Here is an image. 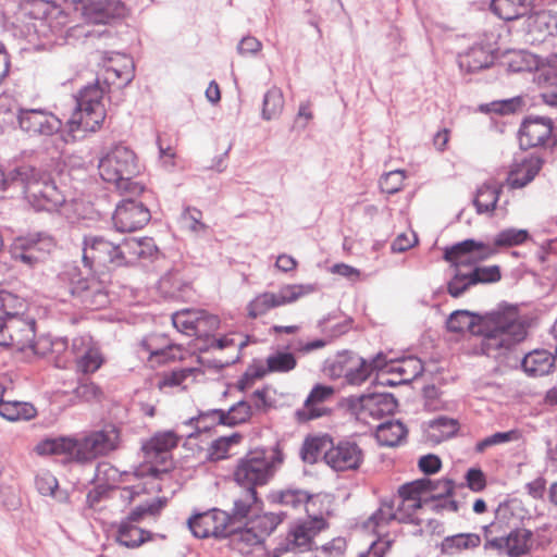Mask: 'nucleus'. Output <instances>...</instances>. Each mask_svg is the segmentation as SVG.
Here are the masks:
<instances>
[{
    "mask_svg": "<svg viewBox=\"0 0 557 557\" xmlns=\"http://www.w3.org/2000/svg\"><path fill=\"white\" fill-rule=\"evenodd\" d=\"M446 329L451 333L470 332L480 339L473 344L472 352L493 359H500L512 351L528 335L523 321L505 313H494L482 319L469 310H456L446 320Z\"/></svg>",
    "mask_w": 557,
    "mask_h": 557,
    "instance_id": "nucleus-1",
    "label": "nucleus"
},
{
    "mask_svg": "<svg viewBox=\"0 0 557 557\" xmlns=\"http://www.w3.org/2000/svg\"><path fill=\"white\" fill-rule=\"evenodd\" d=\"M13 186H20L26 201L36 211L55 212L66 203V196L55 181L30 165H21L9 172Z\"/></svg>",
    "mask_w": 557,
    "mask_h": 557,
    "instance_id": "nucleus-2",
    "label": "nucleus"
},
{
    "mask_svg": "<svg viewBox=\"0 0 557 557\" xmlns=\"http://www.w3.org/2000/svg\"><path fill=\"white\" fill-rule=\"evenodd\" d=\"M121 431L114 424L77 436H49L35 447V453H110L121 446Z\"/></svg>",
    "mask_w": 557,
    "mask_h": 557,
    "instance_id": "nucleus-3",
    "label": "nucleus"
},
{
    "mask_svg": "<svg viewBox=\"0 0 557 557\" xmlns=\"http://www.w3.org/2000/svg\"><path fill=\"white\" fill-rule=\"evenodd\" d=\"M149 459L143 462L136 475L140 481L129 486L116 487L114 494L126 504L131 505L138 500L141 495L159 494L163 490L164 482L170 481V474L176 469L171 455H148Z\"/></svg>",
    "mask_w": 557,
    "mask_h": 557,
    "instance_id": "nucleus-4",
    "label": "nucleus"
},
{
    "mask_svg": "<svg viewBox=\"0 0 557 557\" xmlns=\"http://www.w3.org/2000/svg\"><path fill=\"white\" fill-rule=\"evenodd\" d=\"M166 496H156L152 500L139 504L128 515L112 525V536L120 546L136 549L154 540L156 534L139 525L147 517H157L166 506Z\"/></svg>",
    "mask_w": 557,
    "mask_h": 557,
    "instance_id": "nucleus-5",
    "label": "nucleus"
},
{
    "mask_svg": "<svg viewBox=\"0 0 557 557\" xmlns=\"http://www.w3.org/2000/svg\"><path fill=\"white\" fill-rule=\"evenodd\" d=\"M99 175L104 182L131 195H139L144 186L134 181L140 169L136 154L128 147L117 145L113 147L98 164Z\"/></svg>",
    "mask_w": 557,
    "mask_h": 557,
    "instance_id": "nucleus-6",
    "label": "nucleus"
},
{
    "mask_svg": "<svg viewBox=\"0 0 557 557\" xmlns=\"http://www.w3.org/2000/svg\"><path fill=\"white\" fill-rule=\"evenodd\" d=\"M58 282L74 301L86 309L98 310L110 301L104 282L94 275L83 276L76 265L65 267L58 275Z\"/></svg>",
    "mask_w": 557,
    "mask_h": 557,
    "instance_id": "nucleus-7",
    "label": "nucleus"
},
{
    "mask_svg": "<svg viewBox=\"0 0 557 557\" xmlns=\"http://www.w3.org/2000/svg\"><path fill=\"white\" fill-rule=\"evenodd\" d=\"M18 20L25 36L32 40L34 37L49 38L60 32L66 23V15L50 1L28 0L21 7Z\"/></svg>",
    "mask_w": 557,
    "mask_h": 557,
    "instance_id": "nucleus-8",
    "label": "nucleus"
},
{
    "mask_svg": "<svg viewBox=\"0 0 557 557\" xmlns=\"http://www.w3.org/2000/svg\"><path fill=\"white\" fill-rule=\"evenodd\" d=\"M495 253V249L482 242L466 239L447 247L444 251V259L455 268V274L448 282L447 290L451 297L461 296L472 284H468V273L460 270L461 265L472 264L488 259Z\"/></svg>",
    "mask_w": 557,
    "mask_h": 557,
    "instance_id": "nucleus-9",
    "label": "nucleus"
},
{
    "mask_svg": "<svg viewBox=\"0 0 557 557\" xmlns=\"http://www.w3.org/2000/svg\"><path fill=\"white\" fill-rule=\"evenodd\" d=\"M104 86L97 78L94 84L81 89L76 97V109L67 121L71 133L98 131L107 115L102 98Z\"/></svg>",
    "mask_w": 557,
    "mask_h": 557,
    "instance_id": "nucleus-10",
    "label": "nucleus"
},
{
    "mask_svg": "<svg viewBox=\"0 0 557 557\" xmlns=\"http://www.w3.org/2000/svg\"><path fill=\"white\" fill-rule=\"evenodd\" d=\"M119 244L103 235L86 234L82 239V261L85 268L102 272L121 267Z\"/></svg>",
    "mask_w": 557,
    "mask_h": 557,
    "instance_id": "nucleus-11",
    "label": "nucleus"
},
{
    "mask_svg": "<svg viewBox=\"0 0 557 557\" xmlns=\"http://www.w3.org/2000/svg\"><path fill=\"white\" fill-rule=\"evenodd\" d=\"M500 523L494 521L484 527L485 549H495L508 557H522L529 555L534 545L533 532L525 528H516L506 536H497Z\"/></svg>",
    "mask_w": 557,
    "mask_h": 557,
    "instance_id": "nucleus-12",
    "label": "nucleus"
},
{
    "mask_svg": "<svg viewBox=\"0 0 557 557\" xmlns=\"http://www.w3.org/2000/svg\"><path fill=\"white\" fill-rule=\"evenodd\" d=\"M283 462L282 455H247L234 471V480L246 490L264 485Z\"/></svg>",
    "mask_w": 557,
    "mask_h": 557,
    "instance_id": "nucleus-13",
    "label": "nucleus"
},
{
    "mask_svg": "<svg viewBox=\"0 0 557 557\" xmlns=\"http://www.w3.org/2000/svg\"><path fill=\"white\" fill-rule=\"evenodd\" d=\"M36 321L27 317H10L0 322V346L16 351L29 350L33 355L45 356L35 342Z\"/></svg>",
    "mask_w": 557,
    "mask_h": 557,
    "instance_id": "nucleus-14",
    "label": "nucleus"
},
{
    "mask_svg": "<svg viewBox=\"0 0 557 557\" xmlns=\"http://www.w3.org/2000/svg\"><path fill=\"white\" fill-rule=\"evenodd\" d=\"M15 117L20 131L29 138H48L59 133L62 127V121L46 109L18 107Z\"/></svg>",
    "mask_w": 557,
    "mask_h": 557,
    "instance_id": "nucleus-15",
    "label": "nucleus"
},
{
    "mask_svg": "<svg viewBox=\"0 0 557 557\" xmlns=\"http://www.w3.org/2000/svg\"><path fill=\"white\" fill-rule=\"evenodd\" d=\"M346 403L348 409L361 420H366L367 417L381 419L393 414L398 405L393 394L382 392L349 396Z\"/></svg>",
    "mask_w": 557,
    "mask_h": 557,
    "instance_id": "nucleus-16",
    "label": "nucleus"
},
{
    "mask_svg": "<svg viewBox=\"0 0 557 557\" xmlns=\"http://www.w3.org/2000/svg\"><path fill=\"white\" fill-rule=\"evenodd\" d=\"M326 529L321 520L312 522L310 520L300 521L293 524L286 536L278 543L273 552V557H283L285 554L304 553L311 549L315 536Z\"/></svg>",
    "mask_w": 557,
    "mask_h": 557,
    "instance_id": "nucleus-17",
    "label": "nucleus"
},
{
    "mask_svg": "<svg viewBox=\"0 0 557 557\" xmlns=\"http://www.w3.org/2000/svg\"><path fill=\"white\" fill-rule=\"evenodd\" d=\"M311 285H285L277 293L265 292L257 295L247 306L248 315L256 319L269 310L296 301L302 295L311 293Z\"/></svg>",
    "mask_w": 557,
    "mask_h": 557,
    "instance_id": "nucleus-18",
    "label": "nucleus"
},
{
    "mask_svg": "<svg viewBox=\"0 0 557 557\" xmlns=\"http://www.w3.org/2000/svg\"><path fill=\"white\" fill-rule=\"evenodd\" d=\"M54 239L44 233L18 237L11 247L12 258L29 267L42 261L54 248Z\"/></svg>",
    "mask_w": 557,
    "mask_h": 557,
    "instance_id": "nucleus-19",
    "label": "nucleus"
},
{
    "mask_svg": "<svg viewBox=\"0 0 557 557\" xmlns=\"http://www.w3.org/2000/svg\"><path fill=\"white\" fill-rule=\"evenodd\" d=\"M373 441L372 436L354 435L345 440L334 442L326 433L308 435L302 444L300 453H363L367 442Z\"/></svg>",
    "mask_w": 557,
    "mask_h": 557,
    "instance_id": "nucleus-20",
    "label": "nucleus"
},
{
    "mask_svg": "<svg viewBox=\"0 0 557 557\" xmlns=\"http://www.w3.org/2000/svg\"><path fill=\"white\" fill-rule=\"evenodd\" d=\"M230 516L222 510L213 509L197 513L188 520L193 534L199 539L210 536L225 537L231 533Z\"/></svg>",
    "mask_w": 557,
    "mask_h": 557,
    "instance_id": "nucleus-21",
    "label": "nucleus"
},
{
    "mask_svg": "<svg viewBox=\"0 0 557 557\" xmlns=\"http://www.w3.org/2000/svg\"><path fill=\"white\" fill-rule=\"evenodd\" d=\"M149 209L134 199H124L116 205L112 221L116 231L121 233L135 232L150 221Z\"/></svg>",
    "mask_w": 557,
    "mask_h": 557,
    "instance_id": "nucleus-22",
    "label": "nucleus"
},
{
    "mask_svg": "<svg viewBox=\"0 0 557 557\" xmlns=\"http://www.w3.org/2000/svg\"><path fill=\"white\" fill-rule=\"evenodd\" d=\"M140 350L146 352L151 367H157L169 361L182 359L180 345L171 343L164 334H150L139 343Z\"/></svg>",
    "mask_w": 557,
    "mask_h": 557,
    "instance_id": "nucleus-23",
    "label": "nucleus"
},
{
    "mask_svg": "<svg viewBox=\"0 0 557 557\" xmlns=\"http://www.w3.org/2000/svg\"><path fill=\"white\" fill-rule=\"evenodd\" d=\"M400 502L395 507L396 521L400 523L421 524L423 519L420 512L425 505L420 492L419 485L413 482L403 484L398 488Z\"/></svg>",
    "mask_w": 557,
    "mask_h": 557,
    "instance_id": "nucleus-24",
    "label": "nucleus"
},
{
    "mask_svg": "<svg viewBox=\"0 0 557 557\" xmlns=\"http://www.w3.org/2000/svg\"><path fill=\"white\" fill-rule=\"evenodd\" d=\"M553 132L549 117L529 116L519 128V145L523 150L544 145Z\"/></svg>",
    "mask_w": 557,
    "mask_h": 557,
    "instance_id": "nucleus-25",
    "label": "nucleus"
},
{
    "mask_svg": "<svg viewBox=\"0 0 557 557\" xmlns=\"http://www.w3.org/2000/svg\"><path fill=\"white\" fill-rule=\"evenodd\" d=\"M334 393L335 389L332 386L322 384L314 385L305 400V408L297 411L298 419L306 422L330 413L329 409L317 407V405L331 398Z\"/></svg>",
    "mask_w": 557,
    "mask_h": 557,
    "instance_id": "nucleus-26",
    "label": "nucleus"
},
{
    "mask_svg": "<svg viewBox=\"0 0 557 557\" xmlns=\"http://www.w3.org/2000/svg\"><path fill=\"white\" fill-rule=\"evenodd\" d=\"M528 33L532 41H544L557 34V11L543 10L530 17Z\"/></svg>",
    "mask_w": 557,
    "mask_h": 557,
    "instance_id": "nucleus-27",
    "label": "nucleus"
},
{
    "mask_svg": "<svg viewBox=\"0 0 557 557\" xmlns=\"http://www.w3.org/2000/svg\"><path fill=\"white\" fill-rule=\"evenodd\" d=\"M126 13L127 9L121 0H100L91 5L89 18L95 24H109Z\"/></svg>",
    "mask_w": 557,
    "mask_h": 557,
    "instance_id": "nucleus-28",
    "label": "nucleus"
},
{
    "mask_svg": "<svg viewBox=\"0 0 557 557\" xmlns=\"http://www.w3.org/2000/svg\"><path fill=\"white\" fill-rule=\"evenodd\" d=\"M251 416V406L245 401L239 400L233 405L227 411L222 409H211L208 413L203 414L201 419L218 417V423L221 425L235 426L245 423Z\"/></svg>",
    "mask_w": 557,
    "mask_h": 557,
    "instance_id": "nucleus-29",
    "label": "nucleus"
},
{
    "mask_svg": "<svg viewBox=\"0 0 557 557\" xmlns=\"http://www.w3.org/2000/svg\"><path fill=\"white\" fill-rule=\"evenodd\" d=\"M534 0H492L491 11L504 21H513L527 15Z\"/></svg>",
    "mask_w": 557,
    "mask_h": 557,
    "instance_id": "nucleus-30",
    "label": "nucleus"
},
{
    "mask_svg": "<svg viewBox=\"0 0 557 557\" xmlns=\"http://www.w3.org/2000/svg\"><path fill=\"white\" fill-rule=\"evenodd\" d=\"M544 160L539 156L525 159L508 177L510 187L522 188L534 180L542 169Z\"/></svg>",
    "mask_w": 557,
    "mask_h": 557,
    "instance_id": "nucleus-31",
    "label": "nucleus"
},
{
    "mask_svg": "<svg viewBox=\"0 0 557 557\" xmlns=\"http://www.w3.org/2000/svg\"><path fill=\"white\" fill-rule=\"evenodd\" d=\"M494 59L490 49L478 45L471 47L465 55L460 57L459 66L469 73H474L490 67L494 63Z\"/></svg>",
    "mask_w": 557,
    "mask_h": 557,
    "instance_id": "nucleus-32",
    "label": "nucleus"
},
{
    "mask_svg": "<svg viewBox=\"0 0 557 557\" xmlns=\"http://www.w3.org/2000/svg\"><path fill=\"white\" fill-rule=\"evenodd\" d=\"M521 366L532 376H544L552 372L555 358L546 350H534L524 356Z\"/></svg>",
    "mask_w": 557,
    "mask_h": 557,
    "instance_id": "nucleus-33",
    "label": "nucleus"
},
{
    "mask_svg": "<svg viewBox=\"0 0 557 557\" xmlns=\"http://www.w3.org/2000/svg\"><path fill=\"white\" fill-rule=\"evenodd\" d=\"M407 432L399 420H388L377 425L374 438L381 446L396 447L406 438Z\"/></svg>",
    "mask_w": 557,
    "mask_h": 557,
    "instance_id": "nucleus-34",
    "label": "nucleus"
},
{
    "mask_svg": "<svg viewBox=\"0 0 557 557\" xmlns=\"http://www.w3.org/2000/svg\"><path fill=\"white\" fill-rule=\"evenodd\" d=\"M386 366V356L383 352H379L370 362L360 357V364L351 366L345 380L350 385H360L368 380L373 370H382Z\"/></svg>",
    "mask_w": 557,
    "mask_h": 557,
    "instance_id": "nucleus-35",
    "label": "nucleus"
},
{
    "mask_svg": "<svg viewBox=\"0 0 557 557\" xmlns=\"http://www.w3.org/2000/svg\"><path fill=\"white\" fill-rule=\"evenodd\" d=\"M332 509V496L326 493L308 494L305 503V510L308 520L317 522L321 520L323 527L327 528L325 517L330 515Z\"/></svg>",
    "mask_w": 557,
    "mask_h": 557,
    "instance_id": "nucleus-36",
    "label": "nucleus"
},
{
    "mask_svg": "<svg viewBox=\"0 0 557 557\" xmlns=\"http://www.w3.org/2000/svg\"><path fill=\"white\" fill-rule=\"evenodd\" d=\"M309 463L323 462L335 471L357 469L361 463V455H301Z\"/></svg>",
    "mask_w": 557,
    "mask_h": 557,
    "instance_id": "nucleus-37",
    "label": "nucleus"
},
{
    "mask_svg": "<svg viewBox=\"0 0 557 557\" xmlns=\"http://www.w3.org/2000/svg\"><path fill=\"white\" fill-rule=\"evenodd\" d=\"M412 482L414 485H419V492L425 505L435 499L449 496L454 490V485L450 480L433 481L430 479H419Z\"/></svg>",
    "mask_w": 557,
    "mask_h": 557,
    "instance_id": "nucleus-38",
    "label": "nucleus"
},
{
    "mask_svg": "<svg viewBox=\"0 0 557 557\" xmlns=\"http://www.w3.org/2000/svg\"><path fill=\"white\" fill-rule=\"evenodd\" d=\"M208 413V411L200 412L197 417L189 418L186 420L183 425L186 426H195V431L188 433L186 435V440L183 444V447L187 450H195L198 451L205 450V447L198 446V444L195 443L196 438L203 432L210 431L214 425H220L218 423V417L215 418H207L201 419L203 414Z\"/></svg>",
    "mask_w": 557,
    "mask_h": 557,
    "instance_id": "nucleus-39",
    "label": "nucleus"
},
{
    "mask_svg": "<svg viewBox=\"0 0 557 557\" xmlns=\"http://www.w3.org/2000/svg\"><path fill=\"white\" fill-rule=\"evenodd\" d=\"M481 544V537L476 533H459L446 536L441 545L442 553L455 555L465 550L474 549Z\"/></svg>",
    "mask_w": 557,
    "mask_h": 557,
    "instance_id": "nucleus-40",
    "label": "nucleus"
},
{
    "mask_svg": "<svg viewBox=\"0 0 557 557\" xmlns=\"http://www.w3.org/2000/svg\"><path fill=\"white\" fill-rule=\"evenodd\" d=\"M38 345L39 350L44 351L45 354L49 348L50 355L53 358V362L57 368L66 369L72 364V358L66 338L60 337L52 341L39 339Z\"/></svg>",
    "mask_w": 557,
    "mask_h": 557,
    "instance_id": "nucleus-41",
    "label": "nucleus"
},
{
    "mask_svg": "<svg viewBox=\"0 0 557 557\" xmlns=\"http://www.w3.org/2000/svg\"><path fill=\"white\" fill-rule=\"evenodd\" d=\"M187 434H177L174 431L158 432L143 445L141 450L143 453H169L177 446L181 437H186Z\"/></svg>",
    "mask_w": 557,
    "mask_h": 557,
    "instance_id": "nucleus-42",
    "label": "nucleus"
},
{
    "mask_svg": "<svg viewBox=\"0 0 557 557\" xmlns=\"http://www.w3.org/2000/svg\"><path fill=\"white\" fill-rule=\"evenodd\" d=\"M360 364V357L350 351L338 352L325 362V372L333 379L346 377L351 366Z\"/></svg>",
    "mask_w": 557,
    "mask_h": 557,
    "instance_id": "nucleus-43",
    "label": "nucleus"
},
{
    "mask_svg": "<svg viewBox=\"0 0 557 557\" xmlns=\"http://www.w3.org/2000/svg\"><path fill=\"white\" fill-rule=\"evenodd\" d=\"M502 187L494 182L483 184L476 191L473 205L478 213L492 212L496 208Z\"/></svg>",
    "mask_w": 557,
    "mask_h": 557,
    "instance_id": "nucleus-44",
    "label": "nucleus"
},
{
    "mask_svg": "<svg viewBox=\"0 0 557 557\" xmlns=\"http://www.w3.org/2000/svg\"><path fill=\"white\" fill-rule=\"evenodd\" d=\"M199 317L201 310L184 309L172 314V323L183 334L200 336Z\"/></svg>",
    "mask_w": 557,
    "mask_h": 557,
    "instance_id": "nucleus-45",
    "label": "nucleus"
},
{
    "mask_svg": "<svg viewBox=\"0 0 557 557\" xmlns=\"http://www.w3.org/2000/svg\"><path fill=\"white\" fill-rule=\"evenodd\" d=\"M124 64L122 69L108 66L103 74V85H115L117 88L127 86L134 78V64L133 61L123 55Z\"/></svg>",
    "mask_w": 557,
    "mask_h": 557,
    "instance_id": "nucleus-46",
    "label": "nucleus"
},
{
    "mask_svg": "<svg viewBox=\"0 0 557 557\" xmlns=\"http://www.w3.org/2000/svg\"><path fill=\"white\" fill-rule=\"evenodd\" d=\"M3 388L0 386V397ZM0 416L9 421L28 420L35 416V408L21 401H4L0 398Z\"/></svg>",
    "mask_w": 557,
    "mask_h": 557,
    "instance_id": "nucleus-47",
    "label": "nucleus"
},
{
    "mask_svg": "<svg viewBox=\"0 0 557 557\" xmlns=\"http://www.w3.org/2000/svg\"><path fill=\"white\" fill-rule=\"evenodd\" d=\"M396 520L393 502H382L377 510L364 522V528L381 535L385 525Z\"/></svg>",
    "mask_w": 557,
    "mask_h": 557,
    "instance_id": "nucleus-48",
    "label": "nucleus"
},
{
    "mask_svg": "<svg viewBox=\"0 0 557 557\" xmlns=\"http://www.w3.org/2000/svg\"><path fill=\"white\" fill-rule=\"evenodd\" d=\"M456 431L457 422L447 417H438L429 421L426 429L428 437L434 443H440L450 437Z\"/></svg>",
    "mask_w": 557,
    "mask_h": 557,
    "instance_id": "nucleus-49",
    "label": "nucleus"
},
{
    "mask_svg": "<svg viewBox=\"0 0 557 557\" xmlns=\"http://www.w3.org/2000/svg\"><path fill=\"white\" fill-rule=\"evenodd\" d=\"M284 108V97L283 92L277 87L270 88L264 97L262 102V119L265 121H270L276 119L281 115Z\"/></svg>",
    "mask_w": 557,
    "mask_h": 557,
    "instance_id": "nucleus-50",
    "label": "nucleus"
},
{
    "mask_svg": "<svg viewBox=\"0 0 557 557\" xmlns=\"http://www.w3.org/2000/svg\"><path fill=\"white\" fill-rule=\"evenodd\" d=\"M258 496L255 488L246 490L245 494L235 500L231 519L242 521L250 515H255L258 509Z\"/></svg>",
    "mask_w": 557,
    "mask_h": 557,
    "instance_id": "nucleus-51",
    "label": "nucleus"
},
{
    "mask_svg": "<svg viewBox=\"0 0 557 557\" xmlns=\"http://www.w3.org/2000/svg\"><path fill=\"white\" fill-rule=\"evenodd\" d=\"M524 106L522 97L517 96L508 99L494 100L480 106V110L485 113H495L508 115L520 111Z\"/></svg>",
    "mask_w": 557,
    "mask_h": 557,
    "instance_id": "nucleus-52",
    "label": "nucleus"
},
{
    "mask_svg": "<svg viewBox=\"0 0 557 557\" xmlns=\"http://www.w3.org/2000/svg\"><path fill=\"white\" fill-rule=\"evenodd\" d=\"M280 518L274 513H255L248 521L247 525L263 541L280 524Z\"/></svg>",
    "mask_w": 557,
    "mask_h": 557,
    "instance_id": "nucleus-53",
    "label": "nucleus"
},
{
    "mask_svg": "<svg viewBox=\"0 0 557 557\" xmlns=\"http://www.w3.org/2000/svg\"><path fill=\"white\" fill-rule=\"evenodd\" d=\"M228 535H231L232 545L243 554L249 553L252 547L262 543V540L247 524L235 532L231 529Z\"/></svg>",
    "mask_w": 557,
    "mask_h": 557,
    "instance_id": "nucleus-54",
    "label": "nucleus"
},
{
    "mask_svg": "<svg viewBox=\"0 0 557 557\" xmlns=\"http://www.w3.org/2000/svg\"><path fill=\"white\" fill-rule=\"evenodd\" d=\"M272 502L284 507L293 509L305 506L307 499V492L299 488H286L274 492L271 495Z\"/></svg>",
    "mask_w": 557,
    "mask_h": 557,
    "instance_id": "nucleus-55",
    "label": "nucleus"
},
{
    "mask_svg": "<svg viewBox=\"0 0 557 557\" xmlns=\"http://www.w3.org/2000/svg\"><path fill=\"white\" fill-rule=\"evenodd\" d=\"M312 557H356V555L348 550L346 540L338 536L318 547Z\"/></svg>",
    "mask_w": 557,
    "mask_h": 557,
    "instance_id": "nucleus-56",
    "label": "nucleus"
},
{
    "mask_svg": "<svg viewBox=\"0 0 557 557\" xmlns=\"http://www.w3.org/2000/svg\"><path fill=\"white\" fill-rule=\"evenodd\" d=\"M521 438V433L517 430H510L507 432H496L485 438L479 441L475 444V450L481 453L487 448H491L495 445L505 444L509 442H519Z\"/></svg>",
    "mask_w": 557,
    "mask_h": 557,
    "instance_id": "nucleus-57",
    "label": "nucleus"
},
{
    "mask_svg": "<svg viewBox=\"0 0 557 557\" xmlns=\"http://www.w3.org/2000/svg\"><path fill=\"white\" fill-rule=\"evenodd\" d=\"M296 364V358L290 352L278 351L267 358L268 372H289Z\"/></svg>",
    "mask_w": 557,
    "mask_h": 557,
    "instance_id": "nucleus-58",
    "label": "nucleus"
},
{
    "mask_svg": "<svg viewBox=\"0 0 557 557\" xmlns=\"http://www.w3.org/2000/svg\"><path fill=\"white\" fill-rule=\"evenodd\" d=\"M500 277V269L498 265L476 267L468 272V284L495 283L498 282Z\"/></svg>",
    "mask_w": 557,
    "mask_h": 557,
    "instance_id": "nucleus-59",
    "label": "nucleus"
},
{
    "mask_svg": "<svg viewBox=\"0 0 557 557\" xmlns=\"http://www.w3.org/2000/svg\"><path fill=\"white\" fill-rule=\"evenodd\" d=\"M119 250L121 251V267L135 263L137 260L143 259V248L137 238H128L119 243Z\"/></svg>",
    "mask_w": 557,
    "mask_h": 557,
    "instance_id": "nucleus-60",
    "label": "nucleus"
},
{
    "mask_svg": "<svg viewBox=\"0 0 557 557\" xmlns=\"http://www.w3.org/2000/svg\"><path fill=\"white\" fill-rule=\"evenodd\" d=\"M528 237L529 233L525 230L507 228L496 235L493 248L496 250V247L517 246L524 243Z\"/></svg>",
    "mask_w": 557,
    "mask_h": 557,
    "instance_id": "nucleus-61",
    "label": "nucleus"
},
{
    "mask_svg": "<svg viewBox=\"0 0 557 557\" xmlns=\"http://www.w3.org/2000/svg\"><path fill=\"white\" fill-rule=\"evenodd\" d=\"M405 177V172L401 170L385 173L380 178V188L383 193L389 195L396 194L401 189Z\"/></svg>",
    "mask_w": 557,
    "mask_h": 557,
    "instance_id": "nucleus-62",
    "label": "nucleus"
},
{
    "mask_svg": "<svg viewBox=\"0 0 557 557\" xmlns=\"http://www.w3.org/2000/svg\"><path fill=\"white\" fill-rule=\"evenodd\" d=\"M102 358L96 345L75 361L77 369L84 373L95 372L100 368Z\"/></svg>",
    "mask_w": 557,
    "mask_h": 557,
    "instance_id": "nucleus-63",
    "label": "nucleus"
},
{
    "mask_svg": "<svg viewBox=\"0 0 557 557\" xmlns=\"http://www.w3.org/2000/svg\"><path fill=\"white\" fill-rule=\"evenodd\" d=\"M550 62L552 64L545 71V77L552 88L543 94V98L547 104L557 107V55Z\"/></svg>",
    "mask_w": 557,
    "mask_h": 557,
    "instance_id": "nucleus-64",
    "label": "nucleus"
}]
</instances>
